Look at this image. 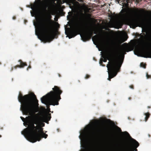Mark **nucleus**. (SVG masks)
<instances>
[{"mask_svg":"<svg viewBox=\"0 0 151 151\" xmlns=\"http://www.w3.org/2000/svg\"><path fill=\"white\" fill-rule=\"evenodd\" d=\"M130 141L131 145L128 143H126L123 145L121 147L119 151H137L136 149L139 146L138 142L135 140L131 138Z\"/></svg>","mask_w":151,"mask_h":151,"instance_id":"7","label":"nucleus"},{"mask_svg":"<svg viewBox=\"0 0 151 151\" xmlns=\"http://www.w3.org/2000/svg\"><path fill=\"white\" fill-rule=\"evenodd\" d=\"M140 66L141 67H142L145 68L146 64L143 63H141Z\"/></svg>","mask_w":151,"mask_h":151,"instance_id":"21","label":"nucleus"},{"mask_svg":"<svg viewBox=\"0 0 151 151\" xmlns=\"http://www.w3.org/2000/svg\"><path fill=\"white\" fill-rule=\"evenodd\" d=\"M111 20L107 24L108 27L110 28L115 27L117 23V22L116 20L117 16L116 15H110L109 16Z\"/></svg>","mask_w":151,"mask_h":151,"instance_id":"11","label":"nucleus"},{"mask_svg":"<svg viewBox=\"0 0 151 151\" xmlns=\"http://www.w3.org/2000/svg\"><path fill=\"white\" fill-rule=\"evenodd\" d=\"M116 129H117V131L118 132H121L124 135V136L128 138H130L131 137H130L129 134L127 132H121L122 131H121V129H120V128H119V127H116Z\"/></svg>","mask_w":151,"mask_h":151,"instance_id":"14","label":"nucleus"},{"mask_svg":"<svg viewBox=\"0 0 151 151\" xmlns=\"http://www.w3.org/2000/svg\"><path fill=\"white\" fill-rule=\"evenodd\" d=\"M127 38L125 39L122 36V34L119 33L118 34V36L115 38V40H111L110 42L108 40L106 41V42L107 43L110 42L114 46H116L120 45L122 42H124L126 40Z\"/></svg>","mask_w":151,"mask_h":151,"instance_id":"9","label":"nucleus"},{"mask_svg":"<svg viewBox=\"0 0 151 151\" xmlns=\"http://www.w3.org/2000/svg\"><path fill=\"white\" fill-rule=\"evenodd\" d=\"M137 20L139 21L142 18V15L141 14H136Z\"/></svg>","mask_w":151,"mask_h":151,"instance_id":"18","label":"nucleus"},{"mask_svg":"<svg viewBox=\"0 0 151 151\" xmlns=\"http://www.w3.org/2000/svg\"><path fill=\"white\" fill-rule=\"evenodd\" d=\"M145 122H146L149 117L150 114L149 113H145Z\"/></svg>","mask_w":151,"mask_h":151,"instance_id":"19","label":"nucleus"},{"mask_svg":"<svg viewBox=\"0 0 151 151\" xmlns=\"http://www.w3.org/2000/svg\"><path fill=\"white\" fill-rule=\"evenodd\" d=\"M89 76L88 75H87L86 76L85 78H89Z\"/></svg>","mask_w":151,"mask_h":151,"instance_id":"26","label":"nucleus"},{"mask_svg":"<svg viewBox=\"0 0 151 151\" xmlns=\"http://www.w3.org/2000/svg\"><path fill=\"white\" fill-rule=\"evenodd\" d=\"M106 122L109 124H111V122L110 120H107L106 121Z\"/></svg>","mask_w":151,"mask_h":151,"instance_id":"24","label":"nucleus"},{"mask_svg":"<svg viewBox=\"0 0 151 151\" xmlns=\"http://www.w3.org/2000/svg\"><path fill=\"white\" fill-rule=\"evenodd\" d=\"M35 97L33 93L24 96L19 93L18 96V101L21 103L20 110L23 114L30 115L25 119L20 117L24 125L28 126V128L24 129L21 133L27 140L32 142L40 141L41 138L47 137V135L44 133L42 127L45 126L43 122L48 124L51 119L47 114L43 115L41 112L36 114L39 109L38 104L35 105L33 101V99Z\"/></svg>","mask_w":151,"mask_h":151,"instance_id":"1","label":"nucleus"},{"mask_svg":"<svg viewBox=\"0 0 151 151\" xmlns=\"http://www.w3.org/2000/svg\"><path fill=\"white\" fill-rule=\"evenodd\" d=\"M147 46L145 43H140L135 46L134 54L138 56L151 58V55L147 50Z\"/></svg>","mask_w":151,"mask_h":151,"instance_id":"6","label":"nucleus"},{"mask_svg":"<svg viewBox=\"0 0 151 151\" xmlns=\"http://www.w3.org/2000/svg\"><path fill=\"white\" fill-rule=\"evenodd\" d=\"M52 89L53 91H50L41 98L42 103L46 105L49 111H50V105L58 104V101L61 99L60 96L62 93V91L57 86H55Z\"/></svg>","mask_w":151,"mask_h":151,"instance_id":"5","label":"nucleus"},{"mask_svg":"<svg viewBox=\"0 0 151 151\" xmlns=\"http://www.w3.org/2000/svg\"><path fill=\"white\" fill-rule=\"evenodd\" d=\"M13 19H15L14 18V17H13Z\"/></svg>","mask_w":151,"mask_h":151,"instance_id":"31","label":"nucleus"},{"mask_svg":"<svg viewBox=\"0 0 151 151\" xmlns=\"http://www.w3.org/2000/svg\"><path fill=\"white\" fill-rule=\"evenodd\" d=\"M130 87L131 88H133V87H132V86H130Z\"/></svg>","mask_w":151,"mask_h":151,"instance_id":"29","label":"nucleus"},{"mask_svg":"<svg viewBox=\"0 0 151 151\" xmlns=\"http://www.w3.org/2000/svg\"><path fill=\"white\" fill-rule=\"evenodd\" d=\"M147 37L146 35L144 34V35H142V34H140V38L142 40H144Z\"/></svg>","mask_w":151,"mask_h":151,"instance_id":"20","label":"nucleus"},{"mask_svg":"<svg viewBox=\"0 0 151 151\" xmlns=\"http://www.w3.org/2000/svg\"><path fill=\"white\" fill-rule=\"evenodd\" d=\"M0 137H1V136L0 135Z\"/></svg>","mask_w":151,"mask_h":151,"instance_id":"32","label":"nucleus"},{"mask_svg":"<svg viewBox=\"0 0 151 151\" xmlns=\"http://www.w3.org/2000/svg\"><path fill=\"white\" fill-rule=\"evenodd\" d=\"M19 62H20V65L17 66L18 67L22 68L24 66L27 65L25 63L23 62L21 60H19Z\"/></svg>","mask_w":151,"mask_h":151,"instance_id":"17","label":"nucleus"},{"mask_svg":"<svg viewBox=\"0 0 151 151\" xmlns=\"http://www.w3.org/2000/svg\"><path fill=\"white\" fill-rule=\"evenodd\" d=\"M136 1L137 2H138V1L137 0H136Z\"/></svg>","mask_w":151,"mask_h":151,"instance_id":"30","label":"nucleus"},{"mask_svg":"<svg viewBox=\"0 0 151 151\" xmlns=\"http://www.w3.org/2000/svg\"><path fill=\"white\" fill-rule=\"evenodd\" d=\"M94 37H95L96 38V40H95L96 41H97L98 40V39H97V36L96 35H95V36H94V37H93L92 38V39H93V43L95 44L96 45V44L95 43V42H94V39H93V38Z\"/></svg>","mask_w":151,"mask_h":151,"instance_id":"22","label":"nucleus"},{"mask_svg":"<svg viewBox=\"0 0 151 151\" xmlns=\"http://www.w3.org/2000/svg\"><path fill=\"white\" fill-rule=\"evenodd\" d=\"M116 1V2H117V3H119L120 1V0H115ZM121 1L120 2H122V4H124V3L126 2L125 3V5L126 6H128V4L129 3H130V1H129V0H121ZM134 1V0H131V1Z\"/></svg>","mask_w":151,"mask_h":151,"instance_id":"15","label":"nucleus"},{"mask_svg":"<svg viewBox=\"0 0 151 151\" xmlns=\"http://www.w3.org/2000/svg\"><path fill=\"white\" fill-rule=\"evenodd\" d=\"M94 124L93 122L88 124L80 132L79 137L80 140L81 147L84 150L81 151H86L88 145L93 146L95 137V133L94 130Z\"/></svg>","mask_w":151,"mask_h":151,"instance_id":"4","label":"nucleus"},{"mask_svg":"<svg viewBox=\"0 0 151 151\" xmlns=\"http://www.w3.org/2000/svg\"><path fill=\"white\" fill-rule=\"evenodd\" d=\"M93 32L92 31H86L80 34L81 38L82 40L86 41L90 39L92 35Z\"/></svg>","mask_w":151,"mask_h":151,"instance_id":"10","label":"nucleus"},{"mask_svg":"<svg viewBox=\"0 0 151 151\" xmlns=\"http://www.w3.org/2000/svg\"><path fill=\"white\" fill-rule=\"evenodd\" d=\"M96 47H98V49H99V51H101V50H100L99 49V48L98 47V46L97 45H96Z\"/></svg>","mask_w":151,"mask_h":151,"instance_id":"28","label":"nucleus"},{"mask_svg":"<svg viewBox=\"0 0 151 151\" xmlns=\"http://www.w3.org/2000/svg\"><path fill=\"white\" fill-rule=\"evenodd\" d=\"M65 33L67 35L66 37H68L69 39L77 35L76 33L78 32L79 28L78 27H75L73 30H70L68 27H65Z\"/></svg>","mask_w":151,"mask_h":151,"instance_id":"8","label":"nucleus"},{"mask_svg":"<svg viewBox=\"0 0 151 151\" xmlns=\"http://www.w3.org/2000/svg\"><path fill=\"white\" fill-rule=\"evenodd\" d=\"M55 24L57 27H59V24L58 23L56 22Z\"/></svg>","mask_w":151,"mask_h":151,"instance_id":"25","label":"nucleus"},{"mask_svg":"<svg viewBox=\"0 0 151 151\" xmlns=\"http://www.w3.org/2000/svg\"><path fill=\"white\" fill-rule=\"evenodd\" d=\"M113 49L116 52V57H115V59H119L121 60V63H122V65L123 62V59H122V58H121V55H120L118 57H117V55L118 54V52L117 51V50L115 48H114Z\"/></svg>","mask_w":151,"mask_h":151,"instance_id":"16","label":"nucleus"},{"mask_svg":"<svg viewBox=\"0 0 151 151\" xmlns=\"http://www.w3.org/2000/svg\"><path fill=\"white\" fill-rule=\"evenodd\" d=\"M134 49L133 46L126 45L124 47V51L127 52L133 50Z\"/></svg>","mask_w":151,"mask_h":151,"instance_id":"13","label":"nucleus"},{"mask_svg":"<svg viewBox=\"0 0 151 151\" xmlns=\"http://www.w3.org/2000/svg\"><path fill=\"white\" fill-rule=\"evenodd\" d=\"M146 76L147 79L150 78V76L147 73L146 74Z\"/></svg>","mask_w":151,"mask_h":151,"instance_id":"23","label":"nucleus"},{"mask_svg":"<svg viewBox=\"0 0 151 151\" xmlns=\"http://www.w3.org/2000/svg\"><path fill=\"white\" fill-rule=\"evenodd\" d=\"M48 113H49V112H48ZM47 114L49 116H51L50 114H49V113H48L45 114ZM44 115H45V114H44ZM50 117H51V116H50Z\"/></svg>","mask_w":151,"mask_h":151,"instance_id":"27","label":"nucleus"},{"mask_svg":"<svg viewBox=\"0 0 151 151\" xmlns=\"http://www.w3.org/2000/svg\"><path fill=\"white\" fill-rule=\"evenodd\" d=\"M51 15H48L47 17L33 22L36 35L39 39L44 42H50L54 38L52 29L54 22L51 20Z\"/></svg>","mask_w":151,"mask_h":151,"instance_id":"2","label":"nucleus"},{"mask_svg":"<svg viewBox=\"0 0 151 151\" xmlns=\"http://www.w3.org/2000/svg\"><path fill=\"white\" fill-rule=\"evenodd\" d=\"M32 12H30L32 16H35V18L37 17L39 14L40 11L37 6L36 5H33L31 7Z\"/></svg>","mask_w":151,"mask_h":151,"instance_id":"12","label":"nucleus"},{"mask_svg":"<svg viewBox=\"0 0 151 151\" xmlns=\"http://www.w3.org/2000/svg\"><path fill=\"white\" fill-rule=\"evenodd\" d=\"M101 58L100 59V64L102 65V62H106L107 60L109 61L108 64L107 65L108 73V80L110 81V79L115 76L119 71L121 66V60L119 59H115L116 56V52L113 48L109 47L105 50L104 54L102 52H101Z\"/></svg>","mask_w":151,"mask_h":151,"instance_id":"3","label":"nucleus"}]
</instances>
